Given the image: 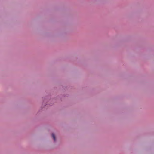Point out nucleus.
I'll list each match as a JSON object with an SVG mask.
<instances>
[{"label": "nucleus", "mask_w": 154, "mask_h": 154, "mask_svg": "<svg viewBox=\"0 0 154 154\" xmlns=\"http://www.w3.org/2000/svg\"><path fill=\"white\" fill-rule=\"evenodd\" d=\"M52 137H53V139H54V141H55L56 140V138H55V136L54 134H52Z\"/></svg>", "instance_id": "obj_1"}]
</instances>
